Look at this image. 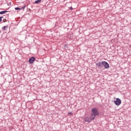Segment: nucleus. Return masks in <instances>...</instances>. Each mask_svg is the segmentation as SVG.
<instances>
[{"label":"nucleus","mask_w":131,"mask_h":131,"mask_svg":"<svg viewBox=\"0 0 131 131\" xmlns=\"http://www.w3.org/2000/svg\"><path fill=\"white\" fill-rule=\"evenodd\" d=\"M6 28H8V26H5L2 28L3 30H6Z\"/></svg>","instance_id":"nucleus-10"},{"label":"nucleus","mask_w":131,"mask_h":131,"mask_svg":"<svg viewBox=\"0 0 131 131\" xmlns=\"http://www.w3.org/2000/svg\"><path fill=\"white\" fill-rule=\"evenodd\" d=\"M90 115L94 119H96V117L100 115V113H99V111H98V108L93 107L91 108V114Z\"/></svg>","instance_id":"nucleus-1"},{"label":"nucleus","mask_w":131,"mask_h":131,"mask_svg":"<svg viewBox=\"0 0 131 131\" xmlns=\"http://www.w3.org/2000/svg\"><path fill=\"white\" fill-rule=\"evenodd\" d=\"M3 22L5 23H6V22H7V19H4V20H3Z\"/></svg>","instance_id":"nucleus-16"},{"label":"nucleus","mask_w":131,"mask_h":131,"mask_svg":"<svg viewBox=\"0 0 131 131\" xmlns=\"http://www.w3.org/2000/svg\"><path fill=\"white\" fill-rule=\"evenodd\" d=\"M102 67H104L105 69H108V68L110 67V66L109 65V63H108V62H107L105 61H102Z\"/></svg>","instance_id":"nucleus-3"},{"label":"nucleus","mask_w":131,"mask_h":131,"mask_svg":"<svg viewBox=\"0 0 131 131\" xmlns=\"http://www.w3.org/2000/svg\"><path fill=\"white\" fill-rule=\"evenodd\" d=\"M64 48H65L66 49H68V45L66 44V45H64Z\"/></svg>","instance_id":"nucleus-12"},{"label":"nucleus","mask_w":131,"mask_h":131,"mask_svg":"<svg viewBox=\"0 0 131 131\" xmlns=\"http://www.w3.org/2000/svg\"><path fill=\"white\" fill-rule=\"evenodd\" d=\"M15 10H16V11H21V10H22V9L21 8H19V7H16V8H15Z\"/></svg>","instance_id":"nucleus-9"},{"label":"nucleus","mask_w":131,"mask_h":131,"mask_svg":"<svg viewBox=\"0 0 131 131\" xmlns=\"http://www.w3.org/2000/svg\"><path fill=\"white\" fill-rule=\"evenodd\" d=\"M68 114H69V115H72L73 114L72 113V112H70L68 113Z\"/></svg>","instance_id":"nucleus-13"},{"label":"nucleus","mask_w":131,"mask_h":131,"mask_svg":"<svg viewBox=\"0 0 131 131\" xmlns=\"http://www.w3.org/2000/svg\"><path fill=\"white\" fill-rule=\"evenodd\" d=\"M3 18H4V17H3V16H1L0 17V22H2V19H3Z\"/></svg>","instance_id":"nucleus-15"},{"label":"nucleus","mask_w":131,"mask_h":131,"mask_svg":"<svg viewBox=\"0 0 131 131\" xmlns=\"http://www.w3.org/2000/svg\"><path fill=\"white\" fill-rule=\"evenodd\" d=\"M36 58L34 57V56H32L29 58L28 62L29 63H30V64H33Z\"/></svg>","instance_id":"nucleus-5"},{"label":"nucleus","mask_w":131,"mask_h":131,"mask_svg":"<svg viewBox=\"0 0 131 131\" xmlns=\"http://www.w3.org/2000/svg\"><path fill=\"white\" fill-rule=\"evenodd\" d=\"M41 2V0H36L35 1V4L37 5V4H39V3Z\"/></svg>","instance_id":"nucleus-8"},{"label":"nucleus","mask_w":131,"mask_h":131,"mask_svg":"<svg viewBox=\"0 0 131 131\" xmlns=\"http://www.w3.org/2000/svg\"><path fill=\"white\" fill-rule=\"evenodd\" d=\"M25 8H26V5L24 6V7H23L21 9L23 10H24V9H25Z\"/></svg>","instance_id":"nucleus-14"},{"label":"nucleus","mask_w":131,"mask_h":131,"mask_svg":"<svg viewBox=\"0 0 131 131\" xmlns=\"http://www.w3.org/2000/svg\"><path fill=\"white\" fill-rule=\"evenodd\" d=\"M69 10H70V11H73V10H74V8H72V7H71L69 8Z\"/></svg>","instance_id":"nucleus-11"},{"label":"nucleus","mask_w":131,"mask_h":131,"mask_svg":"<svg viewBox=\"0 0 131 131\" xmlns=\"http://www.w3.org/2000/svg\"><path fill=\"white\" fill-rule=\"evenodd\" d=\"M96 66H97V67H99V68H103V61L101 62H99L96 63Z\"/></svg>","instance_id":"nucleus-6"},{"label":"nucleus","mask_w":131,"mask_h":131,"mask_svg":"<svg viewBox=\"0 0 131 131\" xmlns=\"http://www.w3.org/2000/svg\"><path fill=\"white\" fill-rule=\"evenodd\" d=\"M6 13H8V11H2L0 12V15H3V14H6Z\"/></svg>","instance_id":"nucleus-7"},{"label":"nucleus","mask_w":131,"mask_h":131,"mask_svg":"<svg viewBox=\"0 0 131 131\" xmlns=\"http://www.w3.org/2000/svg\"><path fill=\"white\" fill-rule=\"evenodd\" d=\"M92 120H95V119L92 118L91 115H90V117H86L84 119V121L85 122L90 123Z\"/></svg>","instance_id":"nucleus-2"},{"label":"nucleus","mask_w":131,"mask_h":131,"mask_svg":"<svg viewBox=\"0 0 131 131\" xmlns=\"http://www.w3.org/2000/svg\"><path fill=\"white\" fill-rule=\"evenodd\" d=\"M114 103L117 106H119L121 104V100L119 98H116V100L114 101Z\"/></svg>","instance_id":"nucleus-4"}]
</instances>
